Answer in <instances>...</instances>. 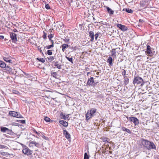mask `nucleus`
<instances>
[{"instance_id": "obj_1", "label": "nucleus", "mask_w": 159, "mask_h": 159, "mask_svg": "<svg viewBox=\"0 0 159 159\" xmlns=\"http://www.w3.org/2000/svg\"><path fill=\"white\" fill-rule=\"evenodd\" d=\"M140 141L143 146L146 149L148 150L156 149V146L153 143L143 138L141 139Z\"/></svg>"}, {"instance_id": "obj_2", "label": "nucleus", "mask_w": 159, "mask_h": 159, "mask_svg": "<svg viewBox=\"0 0 159 159\" xmlns=\"http://www.w3.org/2000/svg\"><path fill=\"white\" fill-rule=\"evenodd\" d=\"M145 53L148 56L151 57L155 55L157 53L156 48H152L149 45H147V50L145 51Z\"/></svg>"}, {"instance_id": "obj_3", "label": "nucleus", "mask_w": 159, "mask_h": 159, "mask_svg": "<svg viewBox=\"0 0 159 159\" xmlns=\"http://www.w3.org/2000/svg\"><path fill=\"white\" fill-rule=\"evenodd\" d=\"M145 82L143 81V79L139 76H134L133 80V83L134 84H141V86H142L143 85Z\"/></svg>"}, {"instance_id": "obj_4", "label": "nucleus", "mask_w": 159, "mask_h": 159, "mask_svg": "<svg viewBox=\"0 0 159 159\" xmlns=\"http://www.w3.org/2000/svg\"><path fill=\"white\" fill-rule=\"evenodd\" d=\"M127 118L130 122H133L135 126L138 125L139 123V120L135 117H127Z\"/></svg>"}, {"instance_id": "obj_5", "label": "nucleus", "mask_w": 159, "mask_h": 159, "mask_svg": "<svg viewBox=\"0 0 159 159\" xmlns=\"http://www.w3.org/2000/svg\"><path fill=\"white\" fill-rule=\"evenodd\" d=\"M22 152L27 156L31 155L32 154V151L26 146H25L23 148Z\"/></svg>"}, {"instance_id": "obj_6", "label": "nucleus", "mask_w": 159, "mask_h": 159, "mask_svg": "<svg viewBox=\"0 0 159 159\" xmlns=\"http://www.w3.org/2000/svg\"><path fill=\"white\" fill-rule=\"evenodd\" d=\"M98 82H95L94 80V78L93 77H91L89 78L87 82V84L89 86H95L98 83Z\"/></svg>"}, {"instance_id": "obj_7", "label": "nucleus", "mask_w": 159, "mask_h": 159, "mask_svg": "<svg viewBox=\"0 0 159 159\" xmlns=\"http://www.w3.org/2000/svg\"><path fill=\"white\" fill-rule=\"evenodd\" d=\"M51 65L52 67H53L54 68H55V67H56L57 68H58L59 69L62 68V65L61 63H60L59 62L57 61H56L52 63L51 64Z\"/></svg>"}, {"instance_id": "obj_8", "label": "nucleus", "mask_w": 159, "mask_h": 159, "mask_svg": "<svg viewBox=\"0 0 159 159\" xmlns=\"http://www.w3.org/2000/svg\"><path fill=\"white\" fill-rule=\"evenodd\" d=\"M10 37L11 39L12 42L16 43L17 41L16 34L14 33H11L10 34Z\"/></svg>"}, {"instance_id": "obj_9", "label": "nucleus", "mask_w": 159, "mask_h": 159, "mask_svg": "<svg viewBox=\"0 0 159 159\" xmlns=\"http://www.w3.org/2000/svg\"><path fill=\"white\" fill-rule=\"evenodd\" d=\"M117 26L120 29L123 31H126L128 29L127 27L125 25H122L121 24H118L117 25Z\"/></svg>"}, {"instance_id": "obj_10", "label": "nucleus", "mask_w": 159, "mask_h": 159, "mask_svg": "<svg viewBox=\"0 0 159 159\" xmlns=\"http://www.w3.org/2000/svg\"><path fill=\"white\" fill-rule=\"evenodd\" d=\"M70 115V114H68L65 115L62 112H61L60 115L61 118L65 120H70V118L69 117V115Z\"/></svg>"}, {"instance_id": "obj_11", "label": "nucleus", "mask_w": 159, "mask_h": 159, "mask_svg": "<svg viewBox=\"0 0 159 159\" xmlns=\"http://www.w3.org/2000/svg\"><path fill=\"white\" fill-rule=\"evenodd\" d=\"M34 145V146L38 147L39 146V143H37L35 141H30L29 147H33Z\"/></svg>"}, {"instance_id": "obj_12", "label": "nucleus", "mask_w": 159, "mask_h": 159, "mask_svg": "<svg viewBox=\"0 0 159 159\" xmlns=\"http://www.w3.org/2000/svg\"><path fill=\"white\" fill-rule=\"evenodd\" d=\"M63 135L67 139H69L70 138V134L66 130H63Z\"/></svg>"}, {"instance_id": "obj_13", "label": "nucleus", "mask_w": 159, "mask_h": 159, "mask_svg": "<svg viewBox=\"0 0 159 159\" xmlns=\"http://www.w3.org/2000/svg\"><path fill=\"white\" fill-rule=\"evenodd\" d=\"M123 83L124 84V86H126L129 83V79L128 78V77L126 76L123 77Z\"/></svg>"}, {"instance_id": "obj_14", "label": "nucleus", "mask_w": 159, "mask_h": 159, "mask_svg": "<svg viewBox=\"0 0 159 159\" xmlns=\"http://www.w3.org/2000/svg\"><path fill=\"white\" fill-rule=\"evenodd\" d=\"M70 47V45L64 43L61 46V48H62V50L63 52H64L66 51L65 49L69 48Z\"/></svg>"}, {"instance_id": "obj_15", "label": "nucleus", "mask_w": 159, "mask_h": 159, "mask_svg": "<svg viewBox=\"0 0 159 159\" xmlns=\"http://www.w3.org/2000/svg\"><path fill=\"white\" fill-rule=\"evenodd\" d=\"M89 37L91 38L90 41L93 42L94 39V33L93 31H90L89 33Z\"/></svg>"}, {"instance_id": "obj_16", "label": "nucleus", "mask_w": 159, "mask_h": 159, "mask_svg": "<svg viewBox=\"0 0 159 159\" xmlns=\"http://www.w3.org/2000/svg\"><path fill=\"white\" fill-rule=\"evenodd\" d=\"M59 123L62 125L64 126L67 127L68 126V123L66 121L64 120H60L59 121Z\"/></svg>"}, {"instance_id": "obj_17", "label": "nucleus", "mask_w": 159, "mask_h": 159, "mask_svg": "<svg viewBox=\"0 0 159 159\" xmlns=\"http://www.w3.org/2000/svg\"><path fill=\"white\" fill-rule=\"evenodd\" d=\"M85 117L86 120H88L90 119L91 118L93 117L92 115L89 112V111H87V113L86 114Z\"/></svg>"}, {"instance_id": "obj_18", "label": "nucleus", "mask_w": 159, "mask_h": 159, "mask_svg": "<svg viewBox=\"0 0 159 159\" xmlns=\"http://www.w3.org/2000/svg\"><path fill=\"white\" fill-rule=\"evenodd\" d=\"M57 57L55 54L53 56H50V63H52L56 61Z\"/></svg>"}, {"instance_id": "obj_19", "label": "nucleus", "mask_w": 159, "mask_h": 159, "mask_svg": "<svg viewBox=\"0 0 159 159\" xmlns=\"http://www.w3.org/2000/svg\"><path fill=\"white\" fill-rule=\"evenodd\" d=\"M1 131L2 132L4 133L7 131H10V130L7 128L2 127L1 128Z\"/></svg>"}, {"instance_id": "obj_20", "label": "nucleus", "mask_w": 159, "mask_h": 159, "mask_svg": "<svg viewBox=\"0 0 159 159\" xmlns=\"http://www.w3.org/2000/svg\"><path fill=\"white\" fill-rule=\"evenodd\" d=\"M112 61L113 59L111 57H110L107 59V62L109 63V65L110 66H112Z\"/></svg>"}, {"instance_id": "obj_21", "label": "nucleus", "mask_w": 159, "mask_h": 159, "mask_svg": "<svg viewBox=\"0 0 159 159\" xmlns=\"http://www.w3.org/2000/svg\"><path fill=\"white\" fill-rule=\"evenodd\" d=\"M116 49H113L112 50V55L111 56L113 57L116 58Z\"/></svg>"}, {"instance_id": "obj_22", "label": "nucleus", "mask_w": 159, "mask_h": 159, "mask_svg": "<svg viewBox=\"0 0 159 159\" xmlns=\"http://www.w3.org/2000/svg\"><path fill=\"white\" fill-rule=\"evenodd\" d=\"M97 111V109L96 108H92L91 110H90L89 112L92 115V116L93 117L95 115V113Z\"/></svg>"}, {"instance_id": "obj_23", "label": "nucleus", "mask_w": 159, "mask_h": 159, "mask_svg": "<svg viewBox=\"0 0 159 159\" xmlns=\"http://www.w3.org/2000/svg\"><path fill=\"white\" fill-rule=\"evenodd\" d=\"M63 41L66 43H70V39L66 38V36H64L63 38L62 39Z\"/></svg>"}, {"instance_id": "obj_24", "label": "nucleus", "mask_w": 159, "mask_h": 159, "mask_svg": "<svg viewBox=\"0 0 159 159\" xmlns=\"http://www.w3.org/2000/svg\"><path fill=\"white\" fill-rule=\"evenodd\" d=\"M54 23L53 24H52V26L50 28V30H56L57 29V26L56 25L55 23V22L53 21Z\"/></svg>"}, {"instance_id": "obj_25", "label": "nucleus", "mask_w": 159, "mask_h": 159, "mask_svg": "<svg viewBox=\"0 0 159 159\" xmlns=\"http://www.w3.org/2000/svg\"><path fill=\"white\" fill-rule=\"evenodd\" d=\"M6 65L5 63L2 61H0V67L2 68L6 67Z\"/></svg>"}, {"instance_id": "obj_26", "label": "nucleus", "mask_w": 159, "mask_h": 159, "mask_svg": "<svg viewBox=\"0 0 159 159\" xmlns=\"http://www.w3.org/2000/svg\"><path fill=\"white\" fill-rule=\"evenodd\" d=\"M123 11H125L126 12L128 13H132L133 12V10L129 8H124L123 9Z\"/></svg>"}, {"instance_id": "obj_27", "label": "nucleus", "mask_w": 159, "mask_h": 159, "mask_svg": "<svg viewBox=\"0 0 159 159\" xmlns=\"http://www.w3.org/2000/svg\"><path fill=\"white\" fill-rule=\"evenodd\" d=\"M106 8L107 9V11L108 12V13H110L111 15L113 14L114 11L112 10L109 7H107Z\"/></svg>"}, {"instance_id": "obj_28", "label": "nucleus", "mask_w": 159, "mask_h": 159, "mask_svg": "<svg viewBox=\"0 0 159 159\" xmlns=\"http://www.w3.org/2000/svg\"><path fill=\"white\" fill-rule=\"evenodd\" d=\"M122 129L123 131H125L126 132L130 134H131V131L130 130H129V129H127L125 127H122Z\"/></svg>"}, {"instance_id": "obj_29", "label": "nucleus", "mask_w": 159, "mask_h": 159, "mask_svg": "<svg viewBox=\"0 0 159 159\" xmlns=\"http://www.w3.org/2000/svg\"><path fill=\"white\" fill-rule=\"evenodd\" d=\"M4 60L7 62H9L10 63H12L11 60L8 57H3Z\"/></svg>"}, {"instance_id": "obj_30", "label": "nucleus", "mask_w": 159, "mask_h": 159, "mask_svg": "<svg viewBox=\"0 0 159 159\" xmlns=\"http://www.w3.org/2000/svg\"><path fill=\"white\" fill-rule=\"evenodd\" d=\"M17 113V112L14 111H10L9 112V114L12 116L15 117L16 116V114Z\"/></svg>"}, {"instance_id": "obj_31", "label": "nucleus", "mask_w": 159, "mask_h": 159, "mask_svg": "<svg viewBox=\"0 0 159 159\" xmlns=\"http://www.w3.org/2000/svg\"><path fill=\"white\" fill-rule=\"evenodd\" d=\"M0 154L1 155L6 157H7L8 155H9L7 152H2L1 151H0Z\"/></svg>"}, {"instance_id": "obj_32", "label": "nucleus", "mask_w": 159, "mask_h": 159, "mask_svg": "<svg viewBox=\"0 0 159 159\" xmlns=\"http://www.w3.org/2000/svg\"><path fill=\"white\" fill-rule=\"evenodd\" d=\"M15 117L17 118H23V116L20 114V113L18 112H17V113L16 114Z\"/></svg>"}, {"instance_id": "obj_33", "label": "nucleus", "mask_w": 159, "mask_h": 159, "mask_svg": "<svg viewBox=\"0 0 159 159\" xmlns=\"http://www.w3.org/2000/svg\"><path fill=\"white\" fill-rule=\"evenodd\" d=\"M66 58L70 62H71L72 64L73 63V58L72 57H67V56H66Z\"/></svg>"}, {"instance_id": "obj_34", "label": "nucleus", "mask_w": 159, "mask_h": 159, "mask_svg": "<svg viewBox=\"0 0 159 159\" xmlns=\"http://www.w3.org/2000/svg\"><path fill=\"white\" fill-rule=\"evenodd\" d=\"M126 70L122 69L121 71V74L123 77L126 76Z\"/></svg>"}, {"instance_id": "obj_35", "label": "nucleus", "mask_w": 159, "mask_h": 159, "mask_svg": "<svg viewBox=\"0 0 159 159\" xmlns=\"http://www.w3.org/2000/svg\"><path fill=\"white\" fill-rule=\"evenodd\" d=\"M89 156L88 155L87 152H85L84 154V159H89Z\"/></svg>"}, {"instance_id": "obj_36", "label": "nucleus", "mask_w": 159, "mask_h": 159, "mask_svg": "<svg viewBox=\"0 0 159 159\" xmlns=\"http://www.w3.org/2000/svg\"><path fill=\"white\" fill-rule=\"evenodd\" d=\"M50 95H51L52 96V97H51L53 99H54L55 98H53L52 97H55V96H53L54 93L53 92H52L51 90L50 91ZM54 93L56 94H57V93L56 92H54Z\"/></svg>"}, {"instance_id": "obj_37", "label": "nucleus", "mask_w": 159, "mask_h": 159, "mask_svg": "<svg viewBox=\"0 0 159 159\" xmlns=\"http://www.w3.org/2000/svg\"><path fill=\"white\" fill-rule=\"evenodd\" d=\"M6 70H7L8 71H11L12 70V69L10 67V66H6Z\"/></svg>"}, {"instance_id": "obj_38", "label": "nucleus", "mask_w": 159, "mask_h": 159, "mask_svg": "<svg viewBox=\"0 0 159 159\" xmlns=\"http://www.w3.org/2000/svg\"><path fill=\"white\" fill-rule=\"evenodd\" d=\"M37 59L39 60V61H40L42 63H44L45 61V59L43 58H37Z\"/></svg>"}, {"instance_id": "obj_39", "label": "nucleus", "mask_w": 159, "mask_h": 159, "mask_svg": "<svg viewBox=\"0 0 159 159\" xmlns=\"http://www.w3.org/2000/svg\"><path fill=\"white\" fill-rule=\"evenodd\" d=\"M51 75L53 77L56 78V77L57 76V73L56 72H52V71L51 73Z\"/></svg>"}, {"instance_id": "obj_40", "label": "nucleus", "mask_w": 159, "mask_h": 159, "mask_svg": "<svg viewBox=\"0 0 159 159\" xmlns=\"http://www.w3.org/2000/svg\"><path fill=\"white\" fill-rule=\"evenodd\" d=\"M44 120L47 122H49L50 121V118L47 117H44Z\"/></svg>"}, {"instance_id": "obj_41", "label": "nucleus", "mask_w": 159, "mask_h": 159, "mask_svg": "<svg viewBox=\"0 0 159 159\" xmlns=\"http://www.w3.org/2000/svg\"><path fill=\"white\" fill-rule=\"evenodd\" d=\"M0 148H1L3 149V148H7V147L2 145L0 144Z\"/></svg>"}, {"instance_id": "obj_42", "label": "nucleus", "mask_w": 159, "mask_h": 159, "mask_svg": "<svg viewBox=\"0 0 159 159\" xmlns=\"http://www.w3.org/2000/svg\"><path fill=\"white\" fill-rule=\"evenodd\" d=\"M18 122L22 124H25V120H19Z\"/></svg>"}, {"instance_id": "obj_43", "label": "nucleus", "mask_w": 159, "mask_h": 159, "mask_svg": "<svg viewBox=\"0 0 159 159\" xmlns=\"http://www.w3.org/2000/svg\"><path fill=\"white\" fill-rule=\"evenodd\" d=\"M43 37L44 39H46L47 38V34L45 33L44 32H43Z\"/></svg>"}, {"instance_id": "obj_44", "label": "nucleus", "mask_w": 159, "mask_h": 159, "mask_svg": "<svg viewBox=\"0 0 159 159\" xmlns=\"http://www.w3.org/2000/svg\"><path fill=\"white\" fill-rule=\"evenodd\" d=\"M94 36H95V40H97L99 36L98 33H97Z\"/></svg>"}, {"instance_id": "obj_45", "label": "nucleus", "mask_w": 159, "mask_h": 159, "mask_svg": "<svg viewBox=\"0 0 159 159\" xmlns=\"http://www.w3.org/2000/svg\"><path fill=\"white\" fill-rule=\"evenodd\" d=\"M13 93L16 94H18L19 92L18 91L16 90H14L13 91Z\"/></svg>"}, {"instance_id": "obj_46", "label": "nucleus", "mask_w": 159, "mask_h": 159, "mask_svg": "<svg viewBox=\"0 0 159 159\" xmlns=\"http://www.w3.org/2000/svg\"><path fill=\"white\" fill-rule=\"evenodd\" d=\"M45 7L47 9H50V6L49 4H47L45 6Z\"/></svg>"}, {"instance_id": "obj_47", "label": "nucleus", "mask_w": 159, "mask_h": 159, "mask_svg": "<svg viewBox=\"0 0 159 159\" xmlns=\"http://www.w3.org/2000/svg\"><path fill=\"white\" fill-rule=\"evenodd\" d=\"M50 48V45H48V46H46L44 47V50L46 51V49H49Z\"/></svg>"}, {"instance_id": "obj_48", "label": "nucleus", "mask_w": 159, "mask_h": 159, "mask_svg": "<svg viewBox=\"0 0 159 159\" xmlns=\"http://www.w3.org/2000/svg\"><path fill=\"white\" fill-rule=\"evenodd\" d=\"M4 39V36L3 35H0V39Z\"/></svg>"}, {"instance_id": "obj_49", "label": "nucleus", "mask_w": 159, "mask_h": 159, "mask_svg": "<svg viewBox=\"0 0 159 159\" xmlns=\"http://www.w3.org/2000/svg\"><path fill=\"white\" fill-rule=\"evenodd\" d=\"M56 42L54 43V41H53V40H50V43H55Z\"/></svg>"}, {"instance_id": "obj_50", "label": "nucleus", "mask_w": 159, "mask_h": 159, "mask_svg": "<svg viewBox=\"0 0 159 159\" xmlns=\"http://www.w3.org/2000/svg\"><path fill=\"white\" fill-rule=\"evenodd\" d=\"M51 44H50V48H52V47H53L54 46V43H51Z\"/></svg>"}, {"instance_id": "obj_51", "label": "nucleus", "mask_w": 159, "mask_h": 159, "mask_svg": "<svg viewBox=\"0 0 159 159\" xmlns=\"http://www.w3.org/2000/svg\"><path fill=\"white\" fill-rule=\"evenodd\" d=\"M85 70L86 71H88V70H89V68H88V67H87L85 68Z\"/></svg>"}, {"instance_id": "obj_52", "label": "nucleus", "mask_w": 159, "mask_h": 159, "mask_svg": "<svg viewBox=\"0 0 159 159\" xmlns=\"http://www.w3.org/2000/svg\"><path fill=\"white\" fill-rule=\"evenodd\" d=\"M13 31L15 32H18V31L16 29H14L13 30Z\"/></svg>"}, {"instance_id": "obj_53", "label": "nucleus", "mask_w": 159, "mask_h": 159, "mask_svg": "<svg viewBox=\"0 0 159 159\" xmlns=\"http://www.w3.org/2000/svg\"><path fill=\"white\" fill-rule=\"evenodd\" d=\"M53 37V35L52 34H50V40L52 39V38Z\"/></svg>"}, {"instance_id": "obj_54", "label": "nucleus", "mask_w": 159, "mask_h": 159, "mask_svg": "<svg viewBox=\"0 0 159 159\" xmlns=\"http://www.w3.org/2000/svg\"><path fill=\"white\" fill-rule=\"evenodd\" d=\"M47 53L48 55H50V50H48Z\"/></svg>"}, {"instance_id": "obj_55", "label": "nucleus", "mask_w": 159, "mask_h": 159, "mask_svg": "<svg viewBox=\"0 0 159 159\" xmlns=\"http://www.w3.org/2000/svg\"><path fill=\"white\" fill-rule=\"evenodd\" d=\"M139 22H144V21H143V20H141V19H140V20H139Z\"/></svg>"}, {"instance_id": "obj_56", "label": "nucleus", "mask_w": 159, "mask_h": 159, "mask_svg": "<svg viewBox=\"0 0 159 159\" xmlns=\"http://www.w3.org/2000/svg\"><path fill=\"white\" fill-rule=\"evenodd\" d=\"M66 38L67 39H70V38L67 35H66Z\"/></svg>"}, {"instance_id": "obj_57", "label": "nucleus", "mask_w": 159, "mask_h": 159, "mask_svg": "<svg viewBox=\"0 0 159 159\" xmlns=\"http://www.w3.org/2000/svg\"><path fill=\"white\" fill-rule=\"evenodd\" d=\"M7 133L8 134H11V132H12L11 130H10V131H7Z\"/></svg>"}, {"instance_id": "obj_58", "label": "nucleus", "mask_w": 159, "mask_h": 159, "mask_svg": "<svg viewBox=\"0 0 159 159\" xmlns=\"http://www.w3.org/2000/svg\"><path fill=\"white\" fill-rule=\"evenodd\" d=\"M90 74V72H88L87 73V76H88L89 75V74Z\"/></svg>"}, {"instance_id": "obj_59", "label": "nucleus", "mask_w": 159, "mask_h": 159, "mask_svg": "<svg viewBox=\"0 0 159 159\" xmlns=\"http://www.w3.org/2000/svg\"><path fill=\"white\" fill-rule=\"evenodd\" d=\"M52 55V50H50V56Z\"/></svg>"}, {"instance_id": "obj_60", "label": "nucleus", "mask_w": 159, "mask_h": 159, "mask_svg": "<svg viewBox=\"0 0 159 159\" xmlns=\"http://www.w3.org/2000/svg\"><path fill=\"white\" fill-rule=\"evenodd\" d=\"M99 73H100V72H97L96 73V74H97V75H99Z\"/></svg>"}, {"instance_id": "obj_61", "label": "nucleus", "mask_w": 159, "mask_h": 159, "mask_svg": "<svg viewBox=\"0 0 159 159\" xmlns=\"http://www.w3.org/2000/svg\"><path fill=\"white\" fill-rule=\"evenodd\" d=\"M48 39H50V35H49L48 36Z\"/></svg>"}, {"instance_id": "obj_62", "label": "nucleus", "mask_w": 159, "mask_h": 159, "mask_svg": "<svg viewBox=\"0 0 159 159\" xmlns=\"http://www.w3.org/2000/svg\"><path fill=\"white\" fill-rule=\"evenodd\" d=\"M50 122H51V121H53L52 120H51V119H50Z\"/></svg>"}, {"instance_id": "obj_63", "label": "nucleus", "mask_w": 159, "mask_h": 159, "mask_svg": "<svg viewBox=\"0 0 159 159\" xmlns=\"http://www.w3.org/2000/svg\"><path fill=\"white\" fill-rule=\"evenodd\" d=\"M106 142H107V143H108V142L107 140H106Z\"/></svg>"}, {"instance_id": "obj_64", "label": "nucleus", "mask_w": 159, "mask_h": 159, "mask_svg": "<svg viewBox=\"0 0 159 159\" xmlns=\"http://www.w3.org/2000/svg\"><path fill=\"white\" fill-rule=\"evenodd\" d=\"M116 14H117V13L118 12L117 11H116Z\"/></svg>"}]
</instances>
